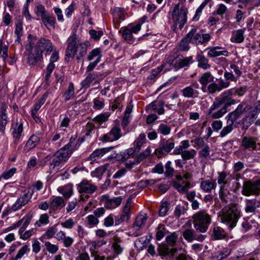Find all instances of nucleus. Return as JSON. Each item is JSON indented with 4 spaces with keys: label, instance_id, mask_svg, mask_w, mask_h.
<instances>
[{
    "label": "nucleus",
    "instance_id": "obj_1",
    "mask_svg": "<svg viewBox=\"0 0 260 260\" xmlns=\"http://www.w3.org/2000/svg\"><path fill=\"white\" fill-rule=\"evenodd\" d=\"M68 45L66 49V60L69 61L70 58L76 57V59L80 60L87 53L89 43L86 42L78 44L76 35L72 34L67 40Z\"/></svg>",
    "mask_w": 260,
    "mask_h": 260
},
{
    "label": "nucleus",
    "instance_id": "obj_2",
    "mask_svg": "<svg viewBox=\"0 0 260 260\" xmlns=\"http://www.w3.org/2000/svg\"><path fill=\"white\" fill-rule=\"evenodd\" d=\"M241 212L237 204L233 203L224 207L221 210V220L230 229L236 226L241 216Z\"/></svg>",
    "mask_w": 260,
    "mask_h": 260
},
{
    "label": "nucleus",
    "instance_id": "obj_3",
    "mask_svg": "<svg viewBox=\"0 0 260 260\" xmlns=\"http://www.w3.org/2000/svg\"><path fill=\"white\" fill-rule=\"evenodd\" d=\"M27 44L26 45V49L28 51H31L33 49L34 45L36 44V50L37 51H41L42 53L43 50L46 51V55L49 54L53 50V45L51 41L45 38H41L38 41L37 40L36 37L31 35L28 36Z\"/></svg>",
    "mask_w": 260,
    "mask_h": 260
},
{
    "label": "nucleus",
    "instance_id": "obj_4",
    "mask_svg": "<svg viewBox=\"0 0 260 260\" xmlns=\"http://www.w3.org/2000/svg\"><path fill=\"white\" fill-rule=\"evenodd\" d=\"M188 10L183 3L175 5L172 11V20L176 27L181 29L187 22Z\"/></svg>",
    "mask_w": 260,
    "mask_h": 260
},
{
    "label": "nucleus",
    "instance_id": "obj_5",
    "mask_svg": "<svg viewBox=\"0 0 260 260\" xmlns=\"http://www.w3.org/2000/svg\"><path fill=\"white\" fill-rule=\"evenodd\" d=\"M194 228L197 231L205 233L211 223V217L205 211H200L192 216Z\"/></svg>",
    "mask_w": 260,
    "mask_h": 260
},
{
    "label": "nucleus",
    "instance_id": "obj_6",
    "mask_svg": "<svg viewBox=\"0 0 260 260\" xmlns=\"http://www.w3.org/2000/svg\"><path fill=\"white\" fill-rule=\"evenodd\" d=\"M242 194L246 197L260 195V178L255 180H246L243 182Z\"/></svg>",
    "mask_w": 260,
    "mask_h": 260
},
{
    "label": "nucleus",
    "instance_id": "obj_7",
    "mask_svg": "<svg viewBox=\"0 0 260 260\" xmlns=\"http://www.w3.org/2000/svg\"><path fill=\"white\" fill-rule=\"evenodd\" d=\"M141 29V24H128L126 27H123L120 28L119 32L122 35L123 39L129 43H134V37L133 34H137Z\"/></svg>",
    "mask_w": 260,
    "mask_h": 260
},
{
    "label": "nucleus",
    "instance_id": "obj_8",
    "mask_svg": "<svg viewBox=\"0 0 260 260\" xmlns=\"http://www.w3.org/2000/svg\"><path fill=\"white\" fill-rule=\"evenodd\" d=\"M175 146L173 139H162L159 142L158 148L155 151V154L158 158L167 155Z\"/></svg>",
    "mask_w": 260,
    "mask_h": 260
},
{
    "label": "nucleus",
    "instance_id": "obj_9",
    "mask_svg": "<svg viewBox=\"0 0 260 260\" xmlns=\"http://www.w3.org/2000/svg\"><path fill=\"white\" fill-rule=\"evenodd\" d=\"M244 105L245 103H242L239 104L235 110L229 113L225 117L227 122H231L235 127H238L240 122H237V120L242 116L247 108V106L244 107Z\"/></svg>",
    "mask_w": 260,
    "mask_h": 260
},
{
    "label": "nucleus",
    "instance_id": "obj_10",
    "mask_svg": "<svg viewBox=\"0 0 260 260\" xmlns=\"http://www.w3.org/2000/svg\"><path fill=\"white\" fill-rule=\"evenodd\" d=\"M77 189L80 194H82L80 196V200L84 201L89 198L88 194L84 195V193H93L97 189V187L87 180H83L78 185Z\"/></svg>",
    "mask_w": 260,
    "mask_h": 260
},
{
    "label": "nucleus",
    "instance_id": "obj_11",
    "mask_svg": "<svg viewBox=\"0 0 260 260\" xmlns=\"http://www.w3.org/2000/svg\"><path fill=\"white\" fill-rule=\"evenodd\" d=\"M187 38H190V43L198 45L209 42L211 39V36L209 34H200L197 32L196 29H192L187 34Z\"/></svg>",
    "mask_w": 260,
    "mask_h": 260
},
{
    "label": "nucleus",
    "instance_id": "obj_12",
    "mask_svg": "<svg viewBox=\"0 0 260 260\" xmlns=\"http://www.w3.org/2000/svg\"><path fill=\"white\" fill-rule=\"evenodd\" d=\"M32 193V191H30L29 190L23 191L15 203L12 206L11 210L16 211L27 204L31 199Z\"/></svg>",
    "mask_w": 260,
    "mask_h": 260
},
{
    "label": "nucleus",
    "instance_id": "obj_13",
    "mask_svg": "<svg viewBox=\"0 0 260 260\" xmlns=\"http://www.w3.org/2000/svg\"><path fill=\"white\" fill-rule=\"evenodd\" d=\"M102 56V51L100 48H96L90 51L87 57V59L88 61H91L92 60H93V61H91L89 63L88 66L87 67L86 71L90 72L93 70L98 63L101 61Z\"/></svg>",
    "mask_w": 260,
    "mask_h": 260
},
{
    "label": "nucleus",
    "instance_id": "obj_14",
    "mask_svg": "<svg viewBox=\"0 0 260 260\" xmlns=\"http://www.w3.org/2000/svg\"><path fill=\"white\" fill-rule=\"evenodd\" d=\"M235 100L230 97L225 100L223 105L218 110L213 111L212 113L207 114L209 118L212 119H218L222 117L228 111L227 108L231 105L235 104Z\"/></svg>",
    "mask_w": 260,
    "mask_h": 260
},
{
    "label": "nucleus",
    "instance_id": "obj_15",
    "mask_svg": "<svg viewBox=\"0 0 260 260\" xmlns=\"http://www.w3.org/2000/svg\"><path fill=\"white\" fill-rule=\"evenodd\" d=\"M232 95H234V91L232 90H227L224 91L220 97L216 98L213 104L210 107L208 114L212 113L213 111L219 109L224 104L225 100H227V99L231 97Z\"/></svg>",
    "mask_w": 260,
    "mask_h": 260
},
{
    "label": "nucleus",
    "instance_id": "obj_16",
    "mask_svg": "<svg viewBox=\"0 0 260 260\" xmlns=\"http://www.w3.org/2000/svg\"><path fill=\"white\" fill-rule=\"evenodd\" d=\"M260 208V199L256 198L246 199L245 201V212L248 214H254Z\"/></svg>",
    "mask_w": 260,
    "mask_h": 260
},
{
    "label": "nucleus",
    "instance_id": "obj_17",
    "mask_svg": "<svg viewBox=\"0 0 260 260\" xmlns=\"http://www.w3.org/2000/svg\"><path fill=\"white\" fill-rule=\"evenodd\" d=\"M132 199H128L123 208L122 213L115 217V222L116 225H119L123 221H128L131 216V205Z\"/></svg>",
    "mask_w": 260,
    "mask_h": 260
},
{
    "label": "nucleus",
    "instance_id": "obj_18",
    "mask_svg": "<svg viewBox=\"0 0 260 260\" xmlns=\"http://www.w3.org/2000/svg\"><path fill=\"white\" fill-rule=\"evenodd\" d=\"M123 199V197L121 196L113 198H110L108 195H104L102 197V201L105 207L109 209H114L120 206Z\"/></svg>",
    "mask_w": 260,
    "mask_h": 260
},
{
    "label": "nucleus",
    "instance_id": "obj_19",
    "mask_svg": "<svg viewBox=\"0 0 260 260\" xmlns=\"http://www.w3.org/2000/svg\"><path fill=\"white\" fill-rule=\"evenodd\" d=\"M122 136L121 129L114 126L108 133L104 135L100 139L103 142H112L118 140Z\"/></svg>",
    "mask_w": 260,
    "mask_h": 260
},
{
    "label": "nucleus",
    "instance_id": "obj_20",
    "mask_svg": "<svg viewBox=\"0 0 260 260\" xmlns=\"http://www.w3.org/2000/svg\"><path fill=\"white\" fill-rule=\"evenodd\" d=\"M184 238L188 242H192L197 240L200 242L203 241L206 238V236L201 234H198L193 229H186L182 234Z\"/></svg>",
    "mask_w": 260,
    "mask_h": 260
},
{
    "label": "nucleus",
    "instance_id": "obj_21",
    "mask_svg": "<svg viewBox=\"0 0 260 260\" xmlns=\"http://www.w3.org/2000/svg\"><path fill=\"white\" fill-rule=\"evenodd\" d=\"M193 62L192 56L183 57L178 56L172 61V66L175 69L177 70L187 66Z\"/></svg>",
    "mask_w": 260,
    "mask_h": 260
},
{
    "label": "nucleus",
    "instance_id": "obj_22",
    "mask_svg": "<svg viewBox=\"0 0 260 260\" xmlns=\"http://www.w3.org/2000/svg\"><path fill=\"white\" fill-rule=\"evenodd\" d=\"M209 57H216L220 56H228L229 52L224 48L220 46L210 47L206 49Z\"/></svg>",
    "mask_w": 260,
    "mask_h": 260
},
{
    "label": "nucleus",
    "instance_id": "obj_23",
    "mask_svg": "<svg viewBox=\"0 0 260 260\" xmlns=\"http://www.w3.org/2000/svg\"><path fill=\"white\" fill-rule=\"evenodd\" d=\"M11 129L12 135L14 139V143L17 145L19 142L23 131V123L16 122L14 124H13Z\"/></svg>",
    "mask_w": 260,
    "mask_h": 260
},
{
    "label": "nucleus",
    "instance_id": "obj_24",
    "mask_svg": "<svg viewBox=\"0 0 260 260\" xmlns=\"http://www.w3.org/2000/svg\"><path fill=\"white\" fill-rule=\"evenodd\" d=\"M73 150L64 146L58 150L54 155L62 162L66 161L71 155Z\"/></svg>",
    "mask_w": 260,
    "mask_h": 260
},
{
    "label": "nucleus",
    "instance_id": "obj_25",
    "mask_svg": "<svg viewBox=\"0 0 260 260\" xmlns=\"http://www.w3.org/2000/svg\"><path fill=\"white\" fill-rule=\"evenodd\" d=\"M241 146L245 150H255L256 148V139L253 137H244L242 140Z\"/></svg>",
    "mask_w": 260,
    "mask_h": 260
},
{
    "label": "nucleus",
    "instance_id": "obj_26",
    "mask_svg": "<svg viewBox=\"0 0 260 260\" xmlns=\"http://www.w3.org/2000/svg\"><path fill=\"white\" fill-rule=\"evenodd\" d=\"M246 30L245 28L235 30L232 32L230 39L231 42L235 43H241L244 40V34Z\"/></svg>",
    "mask_w": 260,
    "mask_h": 260
},
{
    "label": "nucleus",
    "instance_id": "obj_27",
    "mask_svg": "<svg viewBox=\"0 0 260 260\" xmlns=\"http://www.w3.org/2000/svg\"><path fill=\"white\" fill-rule=\"evenodd\" d=\"M231 253V250L228 248H224L221 250L214 253L209 257L208 260H223L227 258Z\"/></svg>",
    "mask_w": 260,
    "mask_h": 260
},
{
    "label": "nucleus",
    "instance_id": "obj_28",
    "mask_svg": "<svg viewBox=\"0 0 260 260\" xmlns=\"http://www.w3.org/2000/svg\"><path fill=\"white\" fill-rule=\"evenodd\" d=\"M114 147L112 146L97 149L91 154L90 156V158L92 160L95 161L103 157L106 153L110 151Z\"/></svg>",
    "mask_w": 260,
    "mask_h": 260
},
{
    "label": "nucleus",
    "instance_id": "obj_29",
    "mask_svg": "<svg viewBox=\"0 0 260 260\" xmlns=\"http://www.w3.org/2000/svg\"><path fill=\"white\" fill-rule=\"evenodd\" d=\"M62 162L55 155H51V159L49 162V170L51 173L58 172L61 168L60 165Z\"/></svg>",
    "mask_w": 260,
    "mask_h": 260
},
{
    "label": "nucleus",
    "instance_id": "obj_30",
    "mask_svg": "<svg viewBox=\"0 0 260 260\" xmlns=\"http://www.w3.org/2000/svg\"><path fill=\"white\" fill-rule=\"evenodd\" d=\"M113 243L112 247L114 250V255H119L122 253L123 251V247L120 244L122 240L120 237L117 236H114L113 238Z\"/></svg>",
    "mask_w": 260,
    "mask_h": 260
},
{
    "label": "nucleus",
    "instance_id": "obj_31",
    "mask_svg": "<svg viewBox=\"0 0 260 260\" xmlns=\"http://www.w3.org/2000/svg\"><path fill=\"white\" fill-rule=\"evenodd\" d=\"M36 52L34 54L32 52V49L30 51V53L28 55L27 62L29 65H35L38 61L41 60L42 58V54L41 51H37L35 49Z\"/></svg>",
    "mask_w": 260,
    "mask_h": 260
},
{
    "label": "nucleus",
    "instance_id": "obj_32",
    "mask_svg": "<svg viewBox=\"0 0 260 260\" xmlns=\"http://www.w3.org/2000/svg\"><path fill=\"white\" fill-rule=\"evenodd\" d=\"M229 85V82H219L218 84L215 82H213L208 86V89L209 93H213L216 91L221 90L223 88H225Z\"/></svg>",
    "mask_w": 260,
    "mask_h": 260
},
{
    "label": "nucleus",
    "instance_id": "obj_33",
    "mask_svg": "<svg viewBox=\"0 0 260 260\" xmlns=\"http://www.w3.org/2000/svg\"><path fill=\"white\" fill-rule=\"evenodd\" d=\"M65 205V203L62 198L57 197L55 198L50 203V209L55 211H56Z\"/></svg>",
    "mask_w": 260,
    "mask_h": 260
},
{
    "label": "nucleus",
    "instance_id": "obj_34",
    "mask_svg": "<svg viewBox=\"0 0 260 260\" xmlns=\"http://www.w3.org/2000/svg\"><path fill=\"white\" fill-rule=\"evenodd\" d=\"M200 187L206 192H211L212 189H215L216 187L215 180L210 181L209 180L202 181L201 182Z\"/></svg>",
    "mask_w": 260,
    "mask_h": 260
},
{
    "label": "nucleus",
    "instance_id": "obj_35",
    "mask_svg": "<svg viewBox=\"0 0 260 260\" xmlns=\"http://www.w3.org/2000/svg\"><path fill=\"white\" fill-rule=\"evenodd\" d=\"M147 220V217L144 215H138L133 224V228L135 231L140 230L145 225Z\"/></svg>",
    "mask_w": 260,
    "mask_h": 260
},
{
    "label": "nucleus",
    "instance_id": "obj_36",
    "mask_svg": "<svg viewBox=\"0 0 260 260\" xmlns=\"http://www.w3.org/2000/svg\"><path fill=\"white\" fill-rule=\"evenodd\" d=\"M240 124L242 125V129L246 131L253 123V118L248 114L244 116L241 120L240 121Z\"/></svg>",
    "mask_w": 260,
    "mask_h": 260
},
{
    "label": "nucleus",
    "instance_id": "obj_37",
    "mask_svg": "<svg viewBox=\"0 0 260 260\" xmlns=\"http://www.w3.org/2000/svg\"><path fill=\"white\" fill-rule=\"evenodd\" d=\"M157 251L159 254L161 256H165L169 255L173 256L174 254L176 252V248H172L171 249H169L166 246L159 245L157 248Z\"/></svg>",
    "mask_w": 260,
    "mask_h": 260
},
{
    "label": "nucleus",
    "instance_id": "obj_38",
    "mask_svg": "<svg viewBox=\"0 0 260 260\" xmlns=\"http://www.w3.org/2000/svg\"><path fill=\"white\" fill-rule=\"evenodd\" d=\"M40 138L39 136L36 135H32L27 140L26 145L25 149L27 151L31 150L35 148L40 142Z\"/></svg>",
    "mask_w": 260,
    "mask_h": 260
},
{
    "label": "nucleus",
    "instance_id": "obj_39",
    "mask_svg": "<svg viewBox=\"0 0 260 260\" xmlns=\"http://www.w3.org/2000/svg\"><path fill=\"white\" fill-rule=\"evenodd\" d=\"M175 260H189L191 258L187 255V251L185 249L180 248H176V252L173 255Z\"/></svg>",
    "mask_w": 260,
    "mask_h": 260
},
{
    "label": "nucleus",
    "instance_id": "obj_40",
    "mask_svg": "<svg viewBox=\"0 0 260 260\" xmlns=\"http://www.w3.org/2000/svg\"><path fill=\"white\" fill-rule=\"evenodd\" d=\"M212 235L214 240H218L224 239L226 234L221 228L215 226L213 229Z\"/></svg>",
    "mask_w": 260,
    "mask_h": 260
},
{
    "label": "nucleus",
    "instance_id": "obj_41",
    "mask_svg": "<svg viewBox=\"0 0 260 260\" xmlns=\"http://www.w3.org/2000/svg\"><path fill=\"white\" fill-rule=\"evenodd\" d=\"M149 239L146 237H141L136 240L135 242V246L138 250H142L144 248L146 247V246Z\"/></svg>",
    "mask_w": 260,
    "mask_h": 260
},
{
    "label": "nucleus",
    "instance_id": "obj_42",
    "mask_svg": "<svg viewBox=\"0 0 260 260\" xmlns=\"http://www.w3.org/2000/svg\"><path fill=\"white\" fill-rule=\"evenodd\" d=\"M41 20L47 28L49 27L54 28L55 27V18L53 16L47 15Z\"/></svg>",
    "mask_w": 260,
    "mask_h": 260
},
{
    "label": "nucleus",
    "instance_id": "obj_43",
    "mask_svg": "<svg viewBox=\"0 0 260 260\" xmlns=\"http://www.w3.org/2000/svg\"><path fill=\"white\" fill-rule=\"evenodd\" d=\"M198 66L203 69L206 70L210 68L208 64V59L202 54H199L197 57Z\"/></svg>",
    "mask_w": 260,
    "mask_h": 260
},
{
    "label": "nucleus",
    "instance_id": "obj_44",
    "mask_svg": "<svg viewBox=\"0 0 260 260\" xmlns=\"http://www.w3.org/2000/svg\"><path fill=\"white\" fill-rule=\"evenodd\" d=\"M169 233V231L167 230L164 225L161 224L159 225L157 228V232L156 234V240H160Z\"/></svg>",
    "mask_w": 260,
    "mask_h": 260
},
{
    "label": "nucleus",
    "instance_id": "obj_45",
    "mask_svg": "<svg viewBox=\"0 0 260 260\" xmlns=\"http://www.w3.org/2000/svg\"><path fill=\"white\" fill-rule=\"evenodd\" d=\"M146 141V136L144 134H141L134 142L135 151H139L141 146Z\"/></svg>",
    "mask_w": 260,
    "mask_h": 260
},
{
    "label": "nucleus",
    "instance_id": "obj_46",
    "mask_svg": "<svg viewBox=\"0 0 260 260\" xmlns=\"http://www.w3.org/2000/svg\"><path fill=\"white\" fill-rule=\"evenodd\" d=\"M197 151L193 149H191L189 150H183L181 157L184 161H186L187 160L193 159Z\"/></svg>",
    "mask_w": 260,
    "mask_h": 260
},
{
    "label": "nucleus",
    "instance_id": "obj_47",
    "mask_svg": "<svg viewBox=\"0 0 260 260\" xmlns=\"http://www.w3.org/2000/svg\"><path fill=\"white\" fill-rule=\"evenodd\" d=\"M34 12L37 16L40 17L41 19L47 15L45 7L42 5L36 6L34 9Z\"/></svg>",
    "mask_w": 260,
    "mask_h": 260
},
{
    "label": "nucleus",
    "instance_id": "obj_48",
    "mask_svg": "<svg viewBox=\"0 0 260 260\" xmlns=\"http://www.w3.org/2000/svg\"><path fill=\"white\" fill-rule=\"evenodd\" d=\"M109 116L110 115L108 113H105L97 115L93 118L92 120L99 124H102L103 123L108 120Z\"/></svg>",
    "mask_w": 260,
    "mask_h": 260
},
{
    "label": "nucleus",
    "instance_id": "obj_49",
    "mask_svg": "<svg viewBox=\"0 0 260 260\" xmlns=\"http://www.w3.org/2000/svg\"><path fill=\"white\" fill-rule=\"evenodd\" d=\"M108 166V164H106L103 166L96 168L95 170L92 173V175L98 178H101L107 170Z\"/></svg>",
    "mask_w": 260,
    "mask_h": 260
},
{
    "label": "nucleus",
    "instance_id": "obj_50",
    "mask_svg": "<svg viewBox=\"0 0 260 260\" xmlns=\"http://www.w3.org/2000/svg\"><path fill=\"white\" fill-rule=\"evenodd\" d=\"M226 124L227 125L222 128L221 131L220 133V136L221 138L225 137L228 134L231 133L234 129V124H232L231 122H226Z\"/></svg>",
    "mask_w": 260,
    "mask_h": 260
},
{
    "label": "nucleus",
    "instance_id": "obj_51",
    "mask_svg": "<svg viewBox=\"0 0 260 260\" xmlns=\"http://www.w3.org/2000/svg\"><path fill=\"white\" fill-rule=\"evenodd\" d=\"M151 150L149 147H147V149L142 153H140L136 158L137 163H139L142 161L143 160L148 157L151 154Z\"/></svg>",
    "mask_w": 260,
    "mask_h": 260
},
{
    "label": "nucleus",
    "instance_id": "obj_52",
    "mask_svg": "<svg viewBox=\"0 0 260 260\" xmlns=\"http://www.w3.org/2000/svg\"><path fill=\"white\" fill-rule=\"evenodd\" d=\"M190 43V38H187V35L182 39L179 45V48L180 50L186 51L189 48L188 44Z\"/></svg>",
    "mask_w": 260,
    "mask_h": 260
},
{
    "label": "nucleus",
    "instance_id": "obj_53",
    "mask_svg": "<svg viewBox=\"0 0 260 260\" xmlns=\"http://www.w3.org/2000/svg\"><path fill=\"white\" fill-rule=\"evenodd\" d=\"M74 94V88L73 84L71 82L68 87V89L67 91L63 94V96L64 99V101H69Z\"/></svg>",
    "mask_w": 260,
    "mask_h": 260
},
{
    "label": "nucleus",
    "instance_id": "obj_54",
    "mask_svg": "<svg viewBox=\"0 0 260 260\" xmlns=\"http://www.w3.org/2000/svg\"><path fill=\"white\" fill-rule=\"evenodd\" d=\"M179 236L178 232H175L168 235L166 238V242L169 244L173 245L176 243L178 237Z\"/></svg>",
    "mask_w": 260,
    "mask_h": 260
},
{
    "label": "nucleus",
    "instance_id": "obj_55",
    "mask_svg": "<svg viewBox=\"0 0 260 260\" xmlns=\"http://www.w3.org/2000/svg\"><path fill=\"white\" fill-rule=\"evenodd\" d=\"M48 93L47 92L43 94L38 102L35 104L34 107L32 109L35 112H38L41 107L44 104L48 97Z\"/></svg>",
    "mask_w": 260,
    "mask_h": 260
},
{
    "label": "nucleus",
    "instance_id": "obj_56",
    "mask_svg": "<svg viewBox=\"0 0 260 260\" xmlns=\"http://www.w3.org/2000/svg\"><path fill=\"white\" fill-rule=\"evenodd\" d=\"M246 109H250L251 111L249 114L253 118L260 112V102L254 105L253 107H249L248 106Z\"/></svg>",
    "mask_w": 260,
    "mask_h": 260
},
{
    "label": "nucleus",
    "instance_id": "obj_57",
    "mask_svg": "<svg viewBox=\"0 0 260 260\" xmlns=\"http://www.w3.org/2000/svg\"><path fill=\"white\" fill-rule=\"evenodd\" d=\"M187 208L184 206L178 205L175 208L174 215L176 217L179 218L181 215L184 214Z\"/></svg>",
    "mask_w": 260,
    "mask_h": 260
},
{
    "label": "nucleus",
    "instance_id": "obj_58",
    "mask_svg": "<svg viewBox=\"0 0 260 260\" xmlns=\"http://www.w3.org/2000/svg\"><path fill=\"white\" fill-rule=\"evenodd\" d=\"M171 161H168L165 165L166 172L165 174L168 178L172 177L175 172L174 168L171 167Z\"/></svg>",
    "mask_w": 260,
    "mask_h": 260
},
{
    "label": "nucleus",
    "instance_id": "obj_59",
    "mask_svg": "<svg viewBox=\"0 0 260 260\" xmlns=\"http://www.w3.org/2000/svg\"><path fill=\"white\" fill-rule=\"evenodd\" d=\"M49 216L47 214H42L38 221L35 223V225L38 226H40L42 224H47L49 223Z\"/></svg>",
    "mask_w": 260,
    "mask_h": 260
},
{
    "label": "nucleus",
    "instance_id": "obj_60",
    "mask_svg": "<svg viewBox=\"0 0 260 260\" xmlns=\"http://www.w3.org/2000/svg\"><path fill=\"white\" fill-rule=\"evenodd\" d=\"M45 246L47 250L51 254L55 253L58 250V247L57 245L52 244L49 242H46L45 243Z\"/></svg>",
    "mask_w": 260,
    "mask_h": 260
},
{
    "label": "nucleus",
    "instance_id": "obj_61",
    "mask_svg": "<svg viewBox=\"0 0 260 260\" xmlns=\"http://www.w3.org/2000/svg\"><path fill=\"white\" fill-rule=\"evenodd\" d=\"M158 132L164 135H168L171 132V128L165 124H160L158 128Z\"/></svg>",
    "mask_w": 260,
    "mask_h": 260
},
{
    "label": "nucleus",
    "instance_id": "obj_62",
    "mask_svg": "<svg viewBox=\"0 0 260 260\" xmlns=\"http://www.w3.org/2000/svg\"><path fill=\"white\" fill-rule=\"evenodd\" d=\"M22 25L21 24L19 23L16 25V29L15 30V35L16 36V40L18 43H19L20 41L21 37L22 35Z\"/></svg>",
    "mask_w": 260,
    "mask_h": 260
},
{
    "label": "nucleus",
    "instance_id": "obj_63",
    "mask_svg": "<svg viewBox=\"0 0 260 260\" xmlns=\"http://www.w3.org/2000/svg\"><path fill=\"white\" fill-rule=\"evenodd\" d=\"M123 98L122 96L116 98L114 101L112 103L111 105V110L112 111H114L117 109H120L121 108L120 103L123 101Z\"/></svg>",
    "mask_w": 260,
    "mask_h": 260
},
{
    "label": "nucleus",
    "instance_id": "obj_64",
    "mask_svg": "<svg viewBox=\"0 0 260 260\" xmlns=\"http://www.w3.org/2000/svg\"><path fill=\"white\" fill-rule=\"evenodd\" d=\"M169 210V204L167 202H164L160 206L159 214L160 216H165Z\"/></svg>",
    "mask_w": 260,
    "mask_h": 260
}]
</instances>
